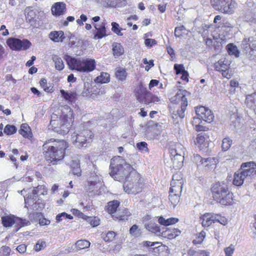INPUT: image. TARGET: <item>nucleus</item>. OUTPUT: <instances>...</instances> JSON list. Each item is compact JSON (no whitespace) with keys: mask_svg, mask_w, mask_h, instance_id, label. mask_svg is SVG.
<instances>
[{"mask_svg":"<svg viewBox=\"0 0 256 256\" xmlns=\"http://www.w3.org/2000/svg\"><path fill=\"white\" fill-rule=\"evenodd\" d=\"M68 147L69 144L66 140L48 138L42 145L44 158L48 164H57L64 158Z\"/></svg>","mask_w":256,"mask_h":256,"instance_id":"f257e3e1","label":"nucleus"},{"mask_svg":"<svg viewBox=\"0 0 256 256\" xmlns=\"http://www.w3.org/2000/svg\"><path fill=\"white\" fill-rule=\"evenodd\" d=\"M110 174L118 181L126 180L135 169L130 164H122L120 156L114 157L110 160Z\"/></svg>","mask_w":256,"mask_h":256,"instance_id":"f03ea898","label":"nucleus"},{"mask_svg":"<svg viewBox=\"0 0 256 256\" xmlns=\"http://www.w3.org/2000/svg\"><path fill=\"white\" fill-rule=\"evenodd\" d=\"M210 190L214 200L217 202L225 206L233 204V193L226 184L216 182L212 186Z\"/></svg>","mask_w":256,"mask_h":256,"instance_id":"7ed1b4c3","label":"nucleus"},{"mask_svg":"<svg viewBox=\"0 0 256 256\" xmlns=\"http://www.w3.org/2000/svg\"><path fill=\"white\" fill-rule=\"evenodd\" d=\"M146 187L145 180L136 170L123 185L124 191L129 194L136 195L141 192Z\"/></svg>","mask_w":256,"mask_h":256,"instance_id":"20e7f679","label":"nucleus"},{"mask_svg":"<svg viewBox=\"0 0 256 256\" xmlns=\"http://www.w3.org/2000/svg\"><path fill=\"white\" fill-rule=\"evenodd\" d=\"M74 121V112L72 109L70 108L67 114H62L56 120H52L50 124L56 131H64L65 126L67 127L68 125L72 124Z\"/></svg>","mask_w":256,"mask_h":256,"instance_id":"39448f33","label":"nucleus"},{"mask_svg":"<svg viewBox=\"0 0 256 256\" xmlns=\"http://www.w3.org/2000/svg\"><path fill=\"white\" fill-rule=\"evenodd\" d=\"M188 92L186 90L180 89L175 96L170 99L171 102L173 104H179L180 109L177 110V114L180 118H182L184 117V112L188 105Z\"/></svg>","mask_w":256,"mask_h":256,"instance_id":"423d86ee","label":"nucleus"},{"mask_svg":"<svg viewBox=\"0 0 256 256\" xmlns=\"http://www.w3.org/2000/svg\"><path fill=\"white\" fill-rule=\"evenodd\" d=\"M212 8L222 13L232 14L234 13L237 3L232 0H210Z\"/></svg>","mask_w":256,"mask_h":256,"instance_id":"0eeeda50","label":"nucleus"},{"mask_svg":"<svg viewBox=\"0 0 256 256\" xmlns=\"http://www.w3.org/2000/svg\"><path fill=\"white\" fill-rule=\"evenodd\" d=\"M231 61L222 57L214 64V67L215 70L221 72L224 78L230 79L233 75L232 70L230 68Z\"/></svg>","mask_w":256,"mask_h":256,"instance_id":"6e6552de","label":"nucleus"},{"mask_svg":"<svg viewBox=\"0 0 256 256\" xmlns=\"http://www.w3.org/2000/svg\"><path fill=\"white\" fill-rule=\"evenodd\" d=\"M94 137L93 132L88 129H84L78 134L74 133L72 136V139L79 148L85 146L84 144L92 141Z\"/></svg>","mask_w":256,"mask_h":256,"instance_id":"1a4fd4ad","label":"nucleus"},{"mask_svg":"<svg viewBox=\"0 0 256 256\" xmlns=\"http://www.w3.org/2000/svg\"><path fill=\"white\" fill-rule=\"evenodd\" d=\"M242 47L244 54L251 60L256 58V39L251 37L245 38L242 42Z\"/></svg>","mask_w":256,"mask_h":256,"instance_id":"9d476101","label":"nucleus"},{"mask_svg":"<svg viewBox=\"0 0 256 256\" xmlns=\"http://www.w3.org/2000/svg\"><path fill=\"white\" fill-rule=\"evenodd\" d=\"M6 42L10 48L13 50H26L31 46V43L27 40H20L16 38H9Z\"/></svg>","mask_w":256,"mask_h":256,"instance_id":"9b49d317","label":"nucleus"},{"mask_svg":"<svg viewBox=\"0 0 256 256\" xmlns=\"http://www.w3.org/2000/svg\"><path fill=\"white\" fill-rule=\"evenodd\" d=\"M94 180H89L85 186L86 191L90 196H99L102 194V182L98 178Z\"/></svg>","mask_w":256,"mask_h":256,"instance_id":"f8f14e48","label":"nucleus"},{"mask_svg":"<svg viewBox=\"0 0 256 256\" xmlns=\"http://www.w3.org/2000/svg\"><path fill=\"white\" fill-rule=\"evenodd\" d=\"M202 36L206 45L210 48L216 49L221 44L222 39L220 38L219 33H216L215 35L212 33H204Z\"/></svg>","mask_w":256,"mask_h":256,"instance_id":"ddd939ff","label":"nucleus"},{"mask_svg":"<svg viewBox=\"0 0 256 256\" xmlns=\"http://www.w3.org/2000/svg\"><path fill=\"white\" fill-rule=\"evenodd\" d=\"M196 113L198 116L200 117L202 120L206 122L210 123L214 119V116L212 112L205 106L196 107Z\"/></svg>","mask_w":256,"mask_h":256,"instance_id":"4468645a","label":"nucleus"},{"mask_svg":"<svg viewBox=\"0 0 256 256\" xmlns=\"http://www.w3.org/2000/svg\"><path fill=\"white\" fill-rule=\"evenodd\" d=\"M26 20L31 26H36V22L39 19L38 14L40 12L36 10H32L30 7L26 8L24 10Z\"/></svg>","mask_w":256,"mask_h":256,"instance_id":"2eb2a0df","label":"nucleus"},{"mask_svg":"<svg viewBox=\"0 0 256 256\" xmlns=\"http://www.w3.org/2000/svg\"><path fill=\"white\" fill-rule=\"evenodd\" d=\"M240 168L246 178L256 176V164L253 162L243 163Z\"/></svg>","mask_w":256,"mask_h":256,"instance_id":"dca6fc26","label":"nucleus"},{"mask_svg":"<svg viewBox=\"0 0 256 256\" xmlns=\"http://www.w3.org/2000/svg\"><path fill=\"white\" fill-rule=\"evenodd\" d=\"M64 58L70 70H74L79 72L82 71V60H78L67 54L65 55Z\"/></svg>","mask_w":256,"mask_h":256,"instance_id":"f3484780","label":"nucleus"},{"mask_svg":"<svg viewBox=\"0 0 256 256\" xmlns=\"http://www.w3.org/2000/svg\"><path fill=\"white\" fill-rule=\"evenodd\" d=\"M208 136L206 134H198L194 140V144L200 150H204L208 146Z\"/></svg>","mask_w":256,"mask_h":256,"instance_id":"a211bd4d","label":"nucleus"},{"mask_svg":"<svg viewBox=\"0 0 256 256\" xmlns=\"http://www.w3.org/2000/svg\"><path fill=\"white\" fill-rule=\"evenodd\" d=\"M215 214L212 212H206L200 216L201 224L204 228H209L215 223Z\"/></svg>","mask_w":256,"mask_h":256,"instance_id":"6ab92c4d","label":"nucleus"},{"mask_svg":"<svg viewBox=\"0 0 256 256\" xmlns=\"http://www.w3.org/2000/svg\"><path fill=\"white\" fill-rule=\"evenodd\" d=\"M181 230L178 228H164L161 232V236L169 240H172L179 236Z\"/></svg>","mask_w":256,"mask_h":256,"instance_id":"aec40b11","label":"nucleus"},{"mask_svg":"<svg viewBox=\"0 0 256 256\" xmlns=\"http://www.w3.org/2000/svg\"><path fill=\"white\" fill-rule=\"evenodd\" d=\"M170 153L172 161L173 167L176 168H179L182 167L183 164L184 157L181 154H178L174 149H172Z\"/></svg>","mask_w":256,"mask_h":256,"instance_id":"412c9836","label":"nucleus"},{"mask_svg":"<svg viewBox=\"0 0 256 256\" xmlns=\"http://www.w3.org/2000/svg\"><path fill=\"white\" fill-rule=\"evenodd\" d=\"M174 70L176 75L182 74L181 80L186 82H188L189 74L185 70L184 67L182 64H175L174 65Z\"/></svg>","mask_w":256,"mask_h":256,"instance_id":"4be33fe9","label":"nucleus"},{"mask_svg":"<svg viewBox=\"0 0 256 256\" xmlns=\"http://www.w3.org/2000/svg\"><path fill=\"white\" fill-rule=\"evenodd\" d=\"M131 216V213L127 208H124L122 210H118L112 215V218L114 220L118 221H126L128 220L129 217Z\"/></svg>","mask_w":256,"mask_h":256,"instance_id":"5701e85b","label":"nucleus"},{"mask_svg":"<svg viewBox=\"0 0 256 256\" xmlns=\"http://www.w3.org/2000/svg\"><path fill=\"white\" fill-rule=\"evenodd\" d=\"M112 51L113 56L118 58L124 54V48L120 43L114 42L112 45Z\"/></svg>","mask_w":256,"mask_h":256,"instance_id":"b1692460","label":"nucleus"},{"mask_svg":"<svg viewBox=\"0 0 256 256\" xmlns=\"http://www.w3.org/2000/svg\"><path fill=\"white\" fill-rule=\"evenodd\" d=\"M148 94V92L147 91L146 88L142 84H139L135 90L136 96L140 102H144Z\"/></svg>","mask_w":256,"mask_h":256,"instance_id":"393cba45","label":"nucleus"},{"mask_svg":"<svg viewBox=\"0 0 256 256\" xmlns=\"http://www.w3.org/2000/svg\"><path fill=\"white\" fill-rule=\"evenodd\" d=\"M203 160L200 164H202V166L204 168L207 170L215 168L218 162V160L214 157L204 158Z\"/></svg>","mask_w":256,"mask_h":256,"instance_id":"a878e982","label":"nucleus"},{"mask_svg":"<svg viewBox=\"0 0 256 256\" xmlns=\"http://www.w3.org/2000/svg\"><path fill=\"white\" fill-rule=\"evenodd\" d=\"M51 10L54 15L59 16L63 14L66 10V4L62 2H56L52 6Z\"/></svg>","mask_w":256,"mask_h":256,"instance_id":"bb28decb","label":"nucleus"},{"mask_svg":"<svg viewBox=\"0 0 256 256\" xmlns=\"http://www.w3.org/2000/svg\"><path fill=\"white\" fill-rule=\"evenodd\" d=\"M18 132L20 134L26 138L30 140L33 137L32 130L27 124L24 123L22 124Z\"/></svg>","mask_w":256,"mask_h":256,"instance_id":"cd10ccee","label":"nucleus"},{"mask_svg":"<svg viewBox=\"0 0 256 256\" xmlns=\"http://www.w3.org/2000/svg\"><path fill=\"white\" fill-rule=\"evenodd\" d=\"M120 202L118 200H114L108 202L106 206V211L110 214L112 217L113 214H115L118 206H120Z\"/></svg>","mask_w":256,"mask_h":256,"instance_id":"c85d7f7f","label":"nucleus"},{"mask_svg":"<svg viewBox=\"0 0 256 256\" xmlns=\"http://www.w3.org/2000/svg\"><path fill=\"white\" fill-rule=\"evenodd\" d=\"M60 92L62 97L70 104H72L76 102L77 94L76 92H66L64 90H60Z\"/></svg>","mask_w":256,"mask_h":256,"instance_id":"c756f323","label":"nucleus"},{"mask_svg":"<svg viewBox=\"0 0 256 256\" xmlns=\"http://www.w3.org/2000/svg\"><path fill=\"white\" fill-rule=\"evenodd\" d=\"M246 178L242 170H240L234 174L232 183L236 186H241L244 184Z\"/></svg>","mask_w":256,"mask_h":256,"instance_id":"7c9ffc66","label":"nucleus"},{"mask_svg":"<svg viewBox=\"0 0 256 256\" xmlns=\"http://www.w3.org/2000/svg\"><path fill=\"white\" fill-rule=\"evenodd\" d=\"M82 71L91 72L93 70L96 68V64L94 60H86L82 61Z\"/></svg>","mask_w":256,"mask_h":256,"instance_id":"2f4dec72","label":"nucleus"},{"mask_svg":"<svg viewBox=\"0 0 256 256\" xmlns=\"http://www.w3.org/2000/svg\"><path fill=\"white\" fill-rule=\"evenodd\" d=\"M158 222L161 225L168 226L177 223L178 219L176 218H170L166 219L164 216H160L158 218Z\"/></svg>","mask_w":256,"mask_h":256,"instance_id":"473e14b6","label":"nucleus"},{"mask_svg":"<svg viewBox=\"0 0 256 256\" xmlns=\"http://www.w3.org/2000/svg\"><path fill=\"white\" fill-rule=\"evenodd\" d=\"M40 87L43 90L48 93H52L54 92V88L52 84H48L47 80L42 78L39 82Z\"/></svg>","mask_w":256,"mask_h":256,"instance_id":"72a5a7b5","label":"nucleus"},{"mask_svg":"<svg viewBox=\"0 0 256 256\" xmlns=\"http://www.w3.org/2000/svg\"><path fill=\"white\" fill-rule=\"evenodd\" d=\"M14 224L16 231L19 230L21 228L24 227L25 226H28L30 224L28 220H27L26 219L23 220L15 216L14 217Z\"/></svg>","mask_w":256,"mask_h":256,"instance_id":"f704fd0d","label":"nucleus"},{"mask_svg":"<svg viewBox=\"0 0 256 256\" xmlns=\"http://www.w3.org/2000/svg\"><path fill=\"white\" fill-rule=\"evenodd\" d=\"M14 216L12 214L3 216L2 217V223L4 226L8 228L14 224Z\"/></svg>","mask_w":256,"mask_h":256,"instance_id":"c9c22d12","label":"nucleus"},{"mask_svg":"<svg viewBox=\"0 0 256 256\" xmlns=\"http://www.w3.org/2000/svg\"><path fill=\"white\" fill-rule=\"evenodd\" d=\"M146 229L156 234H161L160 226L155 222H150L146 226Z\"/></svg>","mask_w":256,"mask_h":256,"instance_id":"e433bc0d","label":"nucleus"},{"mask_svg":"<svg viewBox=\"0 0 256 256\" xmlns=\"http://www.w3.org/2000/svg\"><path fill=\"white\" fill-rule=\"evenodd\" d=\"M37 198L36 196L32 192L31 194H28V196L24 198L26 206L27 208L32 206L36 203Z\"/></svg>","mask_w":256,"mask_h":256,"instance_id":"4c0bfd02","label":"nucleus"},{"mask_svg":"<svg viewBox=\"0 0 256 256\" xmlns=\"http://www.w3.org/2000/svg\"><path fill=\"white\" fill-rule=\"evenodd\" d=\"M183 184H180L171 181L170 192H173L174 194H181Z\"/></svg>","mask_w":256,"mask_h":256,"instance_id":"58836bf2","label":"nucleus"},{"mask_svg":"<svg viewBox=\"0 0 256 256\" xmlns=\"http://www.w3.org/2000/svg\"><path fill=\"white\" fill-rule=\"evenodd\" d=\"M32 192L38 197L41 195L44 196L47 194L48 190L45 186L38 185L34 188Z\"/></svg>","mask_w":256,"mask_h":256,"instance_id":"ea45409f","label":"nucleus"},{"mask_svg":"<svg viewBox=\"0 0 256 256\" xmlns=\"http://www.w3.org/2000/svg\"><path fill=\"white\" fill-rule=\"evenodd\" d=\"M226 50L230 55L234 56L236 58L239 56L240 52L236 46L230 43L226 46Z\"/></svg>","mask_w":256,"mask_h":256,"instance_id":"a19ab883","label":"nucleus"},{"mask_svg":"<svg viewBox=\"0 0 256 256\" xmlns=\"http://www.w3.org/2000/svg\"><path fill=\"white\" fill-rule=\"evenodd\" d=\"M95 81L100 84L108 83L110 81V75L107 72H102L96 78Z\"/></svg>","mask_w":256,"mask_h":256,"instance_id":"79ce46f5","label":"nucleus"},{"mask_svg":"<svg viewBox=\"0 0 256 256\" xmlns=\"http://www.w3.org/2000/svg\"><path fill=\"white\" fill-rule=\"evenodd\" d=\"M52 60L54 62L55 68L58 70H62L64 68V64L62 59L56 55H54Z\"/></svg>","mask_w":256,"mask_h":256,"instance_id":"37998d69","label":"nucleus"},{"mask_svg":"<svg viewBox=\"0 0 256 256\" xmlns=\"http://www.w3.org/2000/svg\"><path fill=\"white\" fill-rule=\"evenodd\" d=\"M160 101V99L158 96L148 92V95L146 96L144 102L146 104H148L152 102L156 103Z\"/></svg>","mask_w":256,"mask_h":256,"instance_id":"c03bdc74","label":"nucleus"},{"mask_svg":"<svg viewBox=\"0 0 256 256\" xmlns=\"http://www.w3.org/2000/svg\"><path fill=\"white\" fill-rule=\"evenodd\" d=\"M90 242L86 240H78L76 243V246L78 250H82L90 247Z\"/></svg>","mask_w":256,"mask_h":256,"instance_id":"a18cd8bd","label":"nucleus"},{"mask_svg":"<svg viewBox=\"0 0 256 256\" xmlns=\"http://www.w3.org/2000/svg\"><path fill=\"white\" fill-rule=\"evenodd\" d=\"M115 74L116 78L121 81L125 80L127 76V72L123 68H120L116 70Z\"/></svg>","mask_w":256,"mask_h":256,"instance_id":"49530a36","label":"nucleus"},{"mask_svg":"<svg viewBox=\"0 0 256 256\" xmlns=\"http://www.w3.org/2000/svg\"><path fill=\"white\" fill-rule=\"evenodd\" d=\"M64 34V33H50L49 38L55 42H62L65 38Z\"/></svg>","mask_w":256,"mask_h":256,"instance_id":"de8ad7c7","label":"nucleus"},{"mask_svg":"<svg viewBox=\"0 0 256 256\" xmlns=\"http://www.w3.org/2000/svg\"><path fill=\"white\" fill-rule=\"evenodd\" d=\"M180 194H174L173 192H170L169 200L174 206L178 203Z\"/></svg>","mask_w":256,"mask_h":256,"instance_id":"09e8293b","label":"nucleus"},{"mask_svg":"<svg viewBox=\"0 0 256 256\" xmlns=\"http://www.w3.org/2000/svg\"><path fill=\"white\" fill-rule=\"evenodd\" d=\"M16 128L12 124H7L5 126L4 132L8 136L12 135L16 132Z\"/></svg>","mask_w":256,"mask_h":256,"instance_id":"8fccbe9b","label":"nucleus"},{"mask_svg":"<svg viewBox=\"0 0 256 256\" xmlns=\"http://www.w3.org/2000/svg\"><path fill=\"white\" fill-rule=\"evenodd\" d=\"M206 237V234L204 231H202L196 234V238L193 240L192 243L196 245L202 244Z\"/></svg>","mask_w":256,"mask_h":256,"instance_id":"3c124183","label":"nucleus"},{"mask_svg":"<svg viewBox=\"0 0 256 256\" xmlns=\"http://www.w3.org/2000/svg\"><path fill=\"white\" fill-rule=\"evenodd\" d=\"M232 140L229 138H225L223 139L222 144V148L224 151L228 150L231 146Z\"/></svg>","mask_w":256,"mask_h":256,"instance_id":"603ef678","label":"nucleus"},{"mask_svg":"<svg viewBox=\"0 0 256 256\" xmlns=\"http://www.w3.org/2000/svg\"><path fill=\"white\" fill-rule=\"evenodd\" d=\"M215 222H218L223 226H226L228 223V219L220 214H215Z\"/></svg>","mask_w":256,"mask_h":256,"instance_id":"864d4df0","label":"nucleus"},{"mask_svg":"<svg viewBox=\"0 0 256 256\" xmlns=\"http://www.w3.org/2000/svg\"><path fill=\"white\" fill-rule=\"evenodd\" d=\"M136 147L140 152H149V149L148 147V144L145 142H138L136 144Z\"/></svg>","mask_w":256,"mask_h":256,"instance_id":"5fc2aeb1","label":"nucleus"},{"mask_svg":"<svg viewBox=\"0 0 256 256\" xmlns=\"http://www.w3.org/2000/svg\"><path fill=\"white\" fill-rule=\"evenodd\" d=\"M46 242L42 240H39L34 246V250L36 252H39L44 250L46 247Z\"/></svg>","mask_w":256,"mask_h":256,"instance_id":"6e6d98bb","label":"nucleus"},{"mask_svg":"<svg viewBox=\"0 0 256 256\" xmlns=\"http://www.w3.org/2000/svg\"><path fill=\"white\" fill-rule=\"evenodd\" d=\"M116 236V234L114 232L109 231L105 234L104 236H103V238L104 241L110 242L114 239Z\"/></svg>","mask_w":256,"mask_h":256,"instance_id":"4d7b16f0","label":"nucleus"},{"mask_svg":"<svg viewBox=\"0 0 256 256\" xmlns=\"http://www.w3.org/2000/svg\"><path fill=\"white\" fill-rule=\"evenodd\" d=\"M172 181H174L180 184H184V180L182 179V174L180 172H176L172 176Z\"/></svg>","mask_w":256,"mask_h":256,"instance_id":"13d9d810","label":"nucleus"},{"mask_svg":"<svg viewBox=\"0 0 256 256\" xmlns=\"http://www.w3.org/2000/svg\"><path fill=\"white\" fill-rule=\"evenodd\" d=\"M126 0H116L108 2V4L111 7L120 6L125 4Z\"/></svg>","mask_w":256,"mask_h":256,"instance_id":"bf43d9fd","label":"nucleus"},{"mask_svg":"<svg viewBox=\"0 0 256 256\" xmlns=\"http://www.w3.org/2000/svg\"><path fill=\"white\" fill-rule=\"evenodd\" d=\"M8 52L2 44H0V62L3 61L8 56Z\"/></svg>","mask_w":256,"mask_h":256,"instance_id":"052dcab7","label":"nucleus"},{"mask_svg":"<svg viewBox=\"0 0 256 256\" xmlns=\"http://www.w3.org/2000/svg\"><path fill=\"white\" fill-rule=\"evenodd\" d=\"M204 158L199 154H194V156L193 162L196 164L198 167L202 166V164H200V163L202 162Z\"/></svg>","mask_w":256,"mask_h":256,"instance_id":"680f3d73","label":"nucleus"},{"mask_svg":"<svg viewBox=\"0 0 256 256\" xmlns=\"http://www.w3.org/2000/svg\"><path fill=\"white\" fill-rule=\"evenodd\" d=\"M88 221L93 227H96L100 224V220L96 217H90Z\"/></svg>","mask_w":256,"mask_h":256,"instance_id":"e2e57ef3","label":"nucleus"},{"mask_svg":"<svg viewBox=\"0 0 256 256\" xmlns=\"http://www.w3.org/2000/svg\"><path fill=\"white\" fill-rule=\"evenodd\" d=\"M144 44L146 46L151 48L154 46L156 45L157 44V42L154 39L146 38L144 40Z\"/></svg>","mask_w":256,"mask_h":256,"instance_id":"0e129e2a","label":"nucleus"},{"mask_svg":"<svg viewBox=\"0 0 256 256\" xmlns=\"http://www.w3.org/2000/svg\"><path fill=\"white\" fill-rule=\"evenodd\" d=\"M230 85L232 88H234V89L232 90H230L231 92L234 94L235 92V91H236L235 88H238L239 86V83H238V81H237L236 80L234 79H233V80H230Z\"/></svg>","mask_w":256,"mask_h":256,"instance_id":"69168bd1","label":"nucleus"},{"mask_svg":"<svg viewBox=\"0 0 256 256\" xmlns=\"http://www.w3.org/2000/svg\"><path fill=\"white\" fill-rule=\"evenodd\" d=\"M142 62L146 64H148V65L146 66L145 67V70L146 71H148L152 67L154 66V60H151L148 62V60L146 58H144L142 60Z\"/></svg>","mask_w":256,"mask_h":256,"instance_id":"338daca9","label":"nucleus"},{"mask_svg":"<svg viewBox=\"0 0 256 256\" xmlns=\"http://www.w3.org/2000/svg\"><path fill=\"white\" fill-rule=\"evenodd\" d=\"M234 248L232 244L224 248V252L226 255H232L234 252Z\"/></svg>","mask_w":256,"mask_h":256,"instance_id":"774afa93","label":"nucleus"}]
</instances>
